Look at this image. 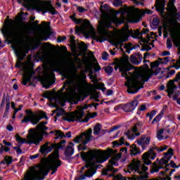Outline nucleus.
Here are the masks:
<instances>
[{
	"instance_id": "f257e3e1",
	"label": "nucleus",
	"mask_w": 180,
	"mask_h": 180,
	"mask_svg": "<svg viewBox=\"0 0 180 180\" xmlns=\"http://www.w3.org/2000/svg\"><path fill=\"white\" fill-rule=\"evenodd\" d=\"M117 153V150H113L112 148H108L106 150H90L88 152H82L80 153H77L74 157L71 158V160H75V158H79V155L82 160L85 162L89 161L90 160H99L100 158H103V160L100 162V164L102 162H105V161H108L112 155L116 154Z\"/></svg>"
},
{
	"instance_id": "f03ea898",
	"label": "nucleus",
	"mask_w": 180,
	"mask_h": 180,
	"mask_svg": "<svg viewBox=\"0 0 180 180\" xmlns=\"http://www.w3.org/2000/svg\"><path fill=\"white\" fill-rule=\"evenodd\" d=\"M31 2H34V11H37L38 13H42V15L51 13V15H57L58 11L53 6L51 1L46 0H17L18 4L22 5L24 8H29Z\"/></svg>"
},
{
	"instance_id": "7ed1b4c3",
	"label": "nucleus",
	"mask_w": 180,
	"mask_h": 180,
	"mask_svg": "<svg viewBox=\"0 0 180 180\" xmlns=\"http://www.w3.org/2000/svg\"><path fill=\"white\" fill-rule=\"evenodd\" d=\"M65 143H67V141L65 140L61 141L58 144L46 142L44 145L41 146L39 148V153H41L42 155H47V154L51 153L53 150H55V155L53 159L51 161V164H55L57 165L60 162L61 166L62 162L60 160L59 150H64V147H65Z\"/></svg>"
},
{
	"instance_id": "20e7f679",
	"label": "nucleus",
	"mask_w": 180,
	"mask_h": 180,
	"mask_svg": "<svg viewBox=\"0 0 180 180\" xmlns=\"http://www.w3.org/2000/svg\"><path fill=\"white\" fill-rule=\"evenodd\" d=\"M128 168L130 169L131 172H134V174H139V175H141L139 177V180H146L148 178V173H147L148 167L141 164L140 161L129 164Z\"/></svg>"
},
{
	"instance_id": "39448f33",
	"label": "nucleus",
	"mask_w": 180,
	"mask_h": 180,
	"mask_svg": "<svg viewBox=\"0 0 180 180\" xmlns=\"http://www.w3.org/2000/svg\"><path fill=\"white\" fill-rule=\"evenodd\" d=\"M113 165H115V167H117V163L115 162L114 160H109V165L107 166L106 169H104L101 173V175L109 176V178H115L117 180H127L126 177H124L122 175H115L119 169L115 168Z\"/></svg>"
},
{
	"instance_id": "423d86ee",
	"label": "nucleus",
	"mask_w": 180,
	"mask_h": 180,
	"mask_svg": "<svg viewBox=\"0 0 180 180\" xmlns=\"http://www.w3.org/2000/svg\"><path fill=\"white\" fill-rule=\"evenodd\" d=\"M26 115L27 116L24 117L23 120L21 121V123H32V124L36 125L43 117L39 116V115L33 112V111L30 110H25Z\"/></svg>"
},
{
	"instance_id": "0eeeda50",
	"label": "nucleus",
	"mask_w": 180,
	"mask_h": 180,
	"mask_svg": "<svg viewBox=\"0 0 180 180\" xmlns=\"http://www.w3.org/2000/svg\"><path fill=\"white\" fill-rule=\"evenodd\" d=\"M85 116V112L84 110H82L77 112H71L68 114L67 117H63V120L65 122H69L74 123V122H78L79 123H82V118Z\"/></svg>"
},
{
	"instance_id": "6e6552de",
	"label": "nucleus",
	"mask_w": 180,
	"mask_h": 180,
	"mask_svg": "<svg viewBox=\"0 0 180 180\" xmlns=\"http://www.w3.org/2000/svg\"><path fill=\"white\" fill-rule=\"evenodd\" d=\"M140 85V81L139 79H133L129 80L125 83V86L127 88V92L128 94H137L139 90L143 88L142 86H139Z\"/></svg>"
},
{
	"instance_id": "1a4fd4ad",
	"label": "nucleus",
	"mask_w": 180,
	"mask_h": 180,
	"mask_svg": "<svg viewBox=\"0 0 180 180\" xmlns=\"http://www.w3.org/2000/svg\"><path fill=\"white\" fill-rule=\"evenodd\" d=\"M16 141L18 143H20L21 144H25V143H27V144H34L35 146H39L40 144V141L43 140L41 138H39L36 135H32L30 136L29 141L26 142V139H23L20 136H17L15 138Z\"/></svg>"
},
{
	"instance_id": "9d476101",
	"label": "nucleus",
	"mask_w": 180,
	"mask_h": 180,
	"mask_svg": "<svg viewBox=\"0 0 180 180\" xmlns=\"http://www.w3.org/2000/svg\"><path fill=\"white\" fill-rule=\"evenodd\" d=\"M150 141H151V137L147 136L146 134H143L140 139L135 141V143H136L138 146H141L142 150H144L147 148V146L150 144Z\"/></svg>"
},
{
	"instance_id": "9b49d317",
	"label": "nucleus",
	"mask_w": 180,
	"mask_h": 180,
	"mask_svg": "<svg viewBox=\"0 0 180 180\" xmlns=\"http://www.w3.org/2000/svg\"><path fill=\"white\" fill-rule=\"evenodd\" d=\"M137 106H139V101L134 100L130 103L124 104L123 110L129 113V112H133Z\"/></svg>"
},
{
	"instance_id": "f8f14e48",
	"label": "nucleus",
	"mask_w": 180,
	"mask_h": 180,
	"mask_svg": "<svg viewBox=\"0 0 180 180\" xmlns=\"http://www.w3.org/2000/svg\"><path fill=\"white\" fill-rule=\"evenodd\" d=\"M12 34L15 39H18V40H23V39H25V36H26L25 30L20 27L15 28Z\"/></svg>"
},
{
	"instance_id": "ddd939ff",
	"label": "nucleus",
	"mask_w": 180,
	"mask_h": 180,
	"mask_svg": "<svg viewBox=\"0 0 180 180\" xmlns=\"http://www.w3.org/2000/svg\"><path fill=\"white\" fill-rule=\"evenodd\" d=\"M141 61H143V55L139 52L135 53L131 56L130 62L131 64H134V65H139V64L141 63Z\"/></svg>"
},
{
	"instance_id": "4468645a",
	"label": "nucleus",
	"mask_w": 180,
	"mask_h": 180,
	"mask_svg": "<svg viewBox=\"0 0 180 180\" xmlns=\"http://www.w3.org/2000/svg\"><path fill=\"white\" fill-rule=\"evenodd\" d=\"M166 2L167 1L165 0H159L155 5L156 11L160 13L162 15L165 13Z\"/></svg>"
},
{
	"instance_id": "2eb2a0df",
	"label": "nucleus",
	"mask_w": 180,
	"mask_h": 180,
	"mask_svg": "<svg viewBox=\"0 0 180 180\" xmlns=\"http://www.w3.org/2000/svg\"><path fill=\"white\" fill-rule=\"evenodd\" d=\"M82 136L84 138V141H82V143L83 146H86L94 139V136H92V129H89L86 133L82 134Z\"/></svg>"
},
{
	"instance_id": "dca6fc26",
	"label": "nucleus",
	"mask_w": 180,
	"mask_h": 180,
	"mask_svg": "<svg viewBox=\"0 0 180 180\" xmlns=\"http://www.w3.org/2000/svg\"><path fill=\"white\" fill-rule=\"evenodd\" d=\"M143 157L145 158V160H143V165H151L152 162L150 160H155L157 157V153H152L150 154L148 153H145L143 154Z\"/></svg>"
},
{
	"instance_id": "f3484780",
	"label": "nucleus",
	"mask_w": 180,
	"mask_h": 180,
	"mask_svg": "<svg viewBox=\"0 0 180 180\" xmlns=\"http://www.w3.org/2000/svg\"><path fill=\"white\" fill-rule=\"evenodd\" d=\"M95 174H96V170H93L92 172H91V170H88L85 172L84 174L76 176L75 180H84L86 179V178H92Z\"/></svg>"
},
{
	"instance_id": "a211bd4d",
	"label": "nucleus",
	"mask_w": 180,
	"mask_h": 180,
	"mask_svg": "<svg viewBox=\"0 0 180 180\" xmlns=\"http://www.w3.org/2000/svg\"><path fill=\"white\" fill-rule=\"evenodd\" d=\"M75 153V149L72 148V146H68L65 148L64 151V155L68 158V160H71V158L72 155H74V153Z\"/></svg>"
},
{
	"instance_id": "6ab92c4d",
	"label": "nucleus",
	"mask_w": 180,
	"mask_h": 180,
	"mask_svg": "<svg viewBox=\"0 0 180 180\" xmlns=\"http://www.w3.org/2000/svg\"><path fill=\"white\" fill-rule=\"evenodd\" d=\"M161 64V62L160 61H155L150 63V68L153 70V68H155V71L153 72L154 75H158L160 72H161V68H158L160 67V65Z\"/></svg>"
},
{
	"instance_id": "aec40b11",
	"label": "nucleus",
	"mask_w": 180,
	"mask_h": 180,
	"mask_svg": "<svg viewBox=\"0 0 180 180\" xmlns=\"http://www.w3.org/2000/svg\"><path fill=\"white\" fill-rule=\"evenodd\" d=\"M168 106L164 105L163 108L161 110L160 112L153 120L152 124H154L156 122V123H158L162 119V116H164V114L165 113V110H167Z\"/></svg>"
},
{
	"instance_id": "412c9836",
	"label": "nucleus",
	"mask_w": 180,
	"mask_h": 180,
	"mask_svg": "<svg viewBox=\"0 0 180 180\" xmlns=\"http://www.w3.org/2000/svg\"><path fill=\"white\" fill-rule=\"evenodd\" d=\"M32 77H33V75H32V74H30V75L24 77L22 79V85L26 86V85H27V82H30V84H28V86H32H32H36V84H34L33 82H32Z\"/></svg>"
},
{
	"instance_id": "4be33fe9",
	"label": "nucleus",
	"mask_w": 180,
	"mask_h": 180,
	"mask_svg": "<svg viewBox=\"0 0 180 180\" xmlns=\"http://www.w3.org/2000/svg\"><path fill=\"white\" fill-rule=\"evenodd\" d=\"M129 148L131 157H136V155L141 153V150H140V148L136 144H132Z\"/></svg>"
},
{
	"instance_id": "5701e85b",
	"label": "nucleus",
	"mask_w": 180,
	"mask_h": 180,
	"mask_svg": "<svg viewBox=\"0 0 180 180\" xmlns=\"http://www.w3.org/2000/svg\"><path fill=\"white\" fill-rule=\"evenodd\" d=\"M159 164V159H156V160L153 163L152 165V169L150 170V174H155V172H159L160 169H162V166H158L157 165Z\"/></svg>"
},
{
	"instance_id": "b1692460",
	"label": "nucleus",
	"mask_w": 180,
	"mask_h": 180,
	"mask_svg": "<svg viewBox=\"0 0 180 180\" xmlns=\"http://www.w3.org/2000/svg\"><path fill=\"white\" fill-rule=\"evenodd\" d=\"M59 167H61L60 162L57 165H55L53 163H50L49 169H51L52 171L51 173V175H54V174H56L58 170Z\"/></svg>"
},
{
	"instance_id": "393cba45",
	"label": "nucleus",
	"mask_w": 180,
	"mask_h": 180,
	"mask_svg": "<svg viewBox=\"0 0 180 180\" xmlns=\"http://www.w3.org/2000/svg\"><path fill=\"white\" fill-rule=\"evenodd\" d=\"M41 45V41L40 39H37L32 46L31 47V51H34L40 47Z\"/></svg>"
},
{
	"instance_id": "a878e982",
	"label": "nucleus",
	"mask_w": 180,
	"mask_h": 180,
	"mask_svg": "<svg viewBox=\"0 0 180 180\" xmlns=\"http://www.w3.org/2000/svg\"><path fill=\"white\" fill-rule=\"evenodd\" d=\"M2 33L5 39L4 43H8V44H9L11 43V40H9V31L8 30H4Z\"/></svg>"
},
{
	"instance_id": "bb28decb",
	"label": "nucleus",
	"mask_w": 180,
	"mask_h": 180,
	"mask_svg": "<svg viewBox=\"0 0 180 180\" xmlns=\"http://www.w3.org/2000/svg\"><path fill=\"white\" fill-rule=\"evenodd\" d=\"M131 69L127 67H123L120 68V72H121V74L123 77H127V72L130 71Z\"/></svg>"
},
{
	"instance_id": "cd10ccee",
	"label": "nucleus",
	"mask_w": 180,
	"mask_h": 180,
	"mask_svg": "<svg viewBox=\"0 0 180 180\" xmlns=\"http://www.w3.org/2000/svg\"><path fill=\"white\" fill-rule=\"evenodd\" d=\"M57 112L55 117L56 120H57V117H60V116H64L65 115V110L63 108H56Z\"/></svg>"
},
{
	"instance_id": "c85d7f7f",
	"label": "nucleus",
	"mask_w": 180,
	"mask_h": 180,
	"mask_svg": "<svg viewBox=\"0 0 180 180\" xmlns=\"http://www.w3.org/2000/svg\"><path fill=\"white\" fill-rule=\"evenodd\" d=\"M85 140V138L84 137V135L80 134L79 136H77L75 137V139L73 140V143H76L77 144H79V143H82Z\"/></svg>"
},
{
	"instance_id": "c756f323",
	"label": "nucleus",
	"mask_w": 180,
	"mask_h": 180,
	"mask_svg": "<svg viewBox=\"0 0 180 180\" xmlns=\"http://www.w3.org/2000/svg\"><path fill=\"white\" fill-rule=\"evenodd\" d=\"M102 125H101V124L97 123L94 127V133L95 134V136H98V134H99V133H101V127Z\"/></svg>"
},
{
	"instance_id": "7c9ffc66",
	"label": "nucleus",
	"mask_w": 180,
	"mask_h": 180,
	"mask_svg": "<svg viewBox=\"0 0 180 180\" xmlns=\"http://www.w3.org/2000/svg\"><path fill=\"white\" fill-rule=\"evenodd\" d=\"M38 172H39V174L37 176H39L40 174H43L44 176H47V175H49V172H50V169H44V167H40L39 171H38Z\"/></svg>"
},
{
	"instance_id": "2f4dec72",
	"label": "nucleus",
	"mask_w": 180,
	"mask_h": 180,
	"mask_svg": "<svg viewBox=\"0 0 180 180\" xmlns=\"http://www.w3.org/2000/svg\"><path fill=\"white\" fill-rule=\"evenodd\" d=\"M171 37L176 47H180V41L179 39H178V37H176V35L172 34Z\"/></svg>"
},
{
	"instance_id": "473e14b6",
	"label": "nucleus",
	"mask_w": 180,
	"mask_h": 180,
	"mask_svg": "<svg viewBox=\"0 0 180 180\" xmlns=\"http://www.w3.org/2000/svg\"><path fill=\"white\" fill-rule=\"evenodd\" d=\"M56 67H58V68L53 69L52 72H58L59 74H60V75H64V72L61 71V70L59 69L61 68V63H58L56 64Z\"/></svg>"
},
{
	"instance_id": "72a5a7b5",
	"label": "nucleus",
	"mask_w": 180,
	"mask_h": 180,
	"mask_svg": "<svg viewBox=\"0 0 180 180\" xmlns=\"http://www.w3.org/2000/svg\"><path fill=\"white\" fill-rule=\"evenodd\" d=\"M4 161L6 162V164L11 165V164L13 162V158L12 156L6 155L4 158Z\"/></svg>"
},
{
	"instance_id": "f704fd0d",
	"label": "nucleus",
	"mask_w": 180,
	"mask_h": 180,
	"mask_svg": "<svg viewBox=\"0 0 180 180\" xmlns=\"http://www.w3.org/2000/svg\"><path fill=\"white\" fill-rule=\"evenodd\" d=\"M129 41V37H126L124 38H122L117 40L116 46H120L123 44V43H126V41Z\"/></svg>"
},
{
	"instance_id": "c9c22d12",
	"label": "nucleus",
	"mask_w": 180,
	"mask_h": 180,
	"mask_svg": "<svg viewBox=\"0 0 180 180\" xmlns=\"http://www.w3.org/2000/svg\"><path fill=\"white\" fill-rule=\"evenodd\" d=\"M21 146L18 145L17 146H12L13 149L15 150L18 154V155H20L23 153V150L20 148Z\"/></svg>"
},
{
	"instance_id": "e433bc0d",
	"label": "nucleus",
	"mask_w": 180,
	"mask_h": 180,
	"mask_svg": "<svg viewBox=\"0 0 180 180\" xmlns=\"http://www.w3.org/2000/svg\"><path fill=\"white\" fill-rule=\"evenodd\" d=\"M91 34H95V32H94V28H92V30L84 32V36L86 39H89V36H91Z\"/></svg>"
},
{
	"instance_id": "4c0bfd02",
	"label": "nucleus",
	"mask_w": 180,
	"mask_h": 180,
	"mask_svg": "<svg viewBox=\"0 0 180 180\" xmlns=\"http://www.w3.org/2000/svg\"><path fill=\"white\" fill-rule=\"evenodd\" d=\"M163 158H167V157H169L170 155H174V149L169 148L167 153H165L163 154Z\"/></svg>"
},
{
	"instance_id": "58836bf2",
	"label": "nucleus",
	"mask_w": 180,
	"mask_h": 180,
	"mask_svg": "<svg viewBox=\"0 0 180 180\" xmlns=\"http://www.w3.org/2000/svg\"><path fill=\"white\" fill-rule=\"evenodd\" d=\"M156 113H157V111L153 110L150 112H148L146 115V116H147V117H149V120L151 121V120H153V118L154 117V116H155Z\"/></svg>"
},
{
	"instance_id": "ea45409f",
	"label": "nucleus",
	"mask_w": 180,
	"mask_h": 180,
	"mask_svg": "<svg viewBox=\"0 0 180 180\" xmlns=\"http://www.w3.org/2000/svg\"><path fill=\"white\" fill-rule=\"evenodd\" d=\"M15 54L16 56V57H18V58L19 59L20 61H23V60H25V56H22L21 55V52L18 51V50H15Z\"/></svg>"
},
{
	"instance_id": "a19ab883",
	"label": "nucleus",
	"mask_w": 180,
	"mask_h": 180,
	"mask_svg": "<svg viewBox=\"0 0 180 180\" xmlns=\"http://www.w3.org/2000/svg\"><path fill=\"white\" fill-rule=\"evenodd\" d=\"M112 22L114 25H120L123 24V20H122L120 18L116 17L115 18H114L112 20Z\"/></svg>"
},
{
	"instance_id": "79ce46f5",
	"label": "nucleus",
	"mask_w": 180,
	"mask_h": 180,
	"mask_svg": "<svg viewBox=\"0 0 180 180\" xmlns=\"http://www.w3.org/2000/svg\"><path fill=\"white\" fill-rule=\"evenodd\" d=\"M55 136H58L60 139H64L65 137V134L60 130H56Z\"/></svg>"
},
{
	"instance_id": "37998d69",
	"label": "nucleus",
	"mask_w": 180,
	"mask_h": 180,
	"mask_svg": "<svg viewBox=\"0 0 180 180\" xmlns=\"http://www.w3.org/2000/svg\"><path fill=\"white\" fill-rule=\"evenodd\" d=\"M113 148H116L117 147H120V146H123V143H119V141H114L112 142Z\"/></svg>"
},
{
	"instance_id": "c03bdc74",
	"label": "nucleus",
	"mask_w": 180,
	"mask_h": 180,
	"mask_svg": "<svg viewBox=\"0 0 180 180\" xmlns=\"http://www.w3.org/2000/svg\"><path fill=\"white\" fill-rule=\"evenodd\" d=\"M105 72L108 75H110V74L113 72V68L111 66H108L107 68H105Z\"/></svg>"
},
{
	"instance_id": "a18cd8bd",
	"label": "nucleus",
	"mask_w": 180,
	"mask_h": 180,
	"mask_svg": "<svg viewBox=\"0 0 180 180\" xmlns=\"http://www.w3.org/2000/svg\"><path fill=\"white\" fill-rule=\"evenodd\" d=\"M113 5L116 8H117L119 6H122V5H123V1H122V0H114Z\"/></svg>"
},
{
	"instance_id": "49530a36",
	"label": "nucleus",
	"mask_w": 180,
	"mask_h": 180,
	"mask_svg": "<svg viewBox=\"0 0 180 180\" xmlns=\"http://www.w3.org/2000/svg\"><path fill=\"white\" fill-rule=\"evenodd\" d=\"M136 36H134L133 38L134 39H141V37H143V32H140V30H138L137 32H135Z\"/></svg>"
},
{
	"instance_id": "de8ad7c7",
	"label": "nucleus",
	"mask_w": 180,
	"mask_h": 180,
	"mask_svg": "<svg viewBox=\"0 0 180 180\" xmlns=\"http://www.w3.org/2000/svg\"><path fill=\"white\" fill-rule=\"evenodd\" d=\"M89 77L90 79H95L96 78H97L96 75H95L94 76V70H89Z\"/></svg>"
},
{
	"instance_id": "09e8293b",
	"label": "nucleus",
	"mask_w": 180,
	"mask_h": 180,
	"mask_svg": "<svg viewBox=\"0 0 180 180\" xmlns=\"http://www.w3.org/2000/svg\"><path fill=\"white\" fill-rule=\"evenodd\" d=\"M169 165H170V167H171L172 168H179V166L176 165V164H175V162H174V160H170L169 164H167V167H169Z\"/></svg>"
},
{
	"instance_id": "8fccbe9b",
	"label": "nucleus",
	"mask_w": 180,
	"mask_h": 180,
	"mask_svg": "<svg viewBox=\"0 0 180 180\" xmlns=\"http://www.w3.org/2000/svg\"><path fill=\"white\" fill-rule=\"evenodd\" d=\"M9 109H11V105L6 104V110L4 111L3 117H5L7 115L9 114Z\"/></svg>"
},
{
	"instance_id": "3c124183",
	"label": "nucleus",
	"mask_w": 180,
	"mask_h": 180,
	"mask_svg": "<svg viewBox=\"0 0 180 180\" xmlns=\"http://www.w3.org/2000/svg\"><path fill=\"white\" fill-rule=\"evenodd\" d=\"M89 68H94V72H98V71H101V65H99V63H97L96 68H94L92 65H89Z\"/></svg>"
},
{
	"instance_id": "603ef678",
	"label": "nucleus",
	"mask_w": 180,
	"mask_h": 180,
	"mask_svg": "<svg viewBox=\"0 0 180 180\" xmlns=\"http://www.w3.org/2000/svg\"><path fill=\"white\" fill-rule=\"evenodd\" d=\"M65 40H67V37H65V36H63V37L59 36V37H58L57 42L58 43H63V41H65Z\"/></svg>"
},
{
	"instance_id": "864d4df0",
	"label": "nucleus",
	"mask_w": 180,
	"mask_h": 180,
	"mask_svg": "<svg viewBox=\"0 0 180 180\" xmlns=\"http://www.w3.org/2000/svg\"><path fill=\"white\" fill-rule=\"evenodd\" d=\"M167 165L168 163H167V160L165 158H162L160 160H159V165Z\"/></svg>"
},
{
	"instance_id": "5fc2aeb1",
	"label": "nucleus",
	"mask_w": 180,
	"mask_h": 180,
	"mask_svg": "<svg viewBox=\"0 0 180 180\" xmlns=\"http://www.w3.org/2000/svg\"><path fill=\"white\" fill-rule=\"evenodd\" d=\"M166 44H167V49H172V41H171V39L169 38H167Z\"/></svg>"
},
{
	"instance_id": "6e6d98bb",
	"label": "nucleus",
	"mask_w": 180,
	"mask_h": 180,
	"mask_svg": "<svg viewBox=\"0 0 180 180\" xmlns=\"http://www.w3.org/2000/svg\"><path fill=\"white\" fill-rule=\"evenodd\" d=\"M175 82H176L175 79L173 80H169L168 84V89H169V88H172L175 85Z\"/></svg>"
},
{
	"instance_id": "4d7b16f0",
	"label": "nucleus",
	"mask_w": 180,
	"mask_h": 180,
	"mask_svg": "<svg viewBox=\"0 0 180 180\" xmlns=\"http://www.w3.org/2000/svg\"><path fill=\"white\" fill-rule=\"evenodd\" d=\"M108 57H109V53H108V52L105 51L102 53V60L104 61L108 60Z\"/></svg>"
},
{
	"instance_id": "13d9d810",
	"label": "nucleus",
	"mask_w": 180,
	"mask_h": 180,
	"mask_svg": "<svg viewBox=\"0 0 180 180\" xmlns=\"http://www.w3.org/2000/svg\"><path fill=\"white\" fill-rule=\"evenodd\" d=\"M85 72H88V70H84V72L81 75L82 81H83V82H85L86 80V75Z\"/></svg>"
},
{
	"instance_id": "bf43d9fd",
	"label": "nucleus",
	"mask_w": 180,
	"mask_h": 180,
	"mask_svg": "<svg viewBox=\"0 0 180 180\" xmlns=\"http://www.w3.org/2000/svg\"><path fill=\"white\" fill-rule=\"evenodd\" d=\"M84 30H82L80 27L76 26L75 27V33L76 34H79V33H82Z\"/></svg>"
},
{
	"instance_id": "052dcab7",
	"label": "nucleus",
	"mask_w": 180,
	"mask_h": 180,
	"mask_svg": "<svg viewBox=\"0 0 180 180\" xmlns=\"http://www.w3.org/2000/svg\"><path fill=\"white\" fill-rule=\"evenodd\" d=\"M83 25L84 27H89V26H91V22L88 20H84L83 21Z\"/></svg>"
},
{
	"instance_id": "680f3d73",
	"label": "nucleus",
	"mask_w": 180,
	"mask_h": 180,
	"mask_svg": "<svg viewBox=\"0 0 180 180\" xmlns=\"http://www.w3.org/2000/svg\"><path fill=\"white\" fill-rule=\"evenodd\" d=\"M89 161L86 162V165L83 167H84V168H94V167H95V165L92 164V163H89Z\"/></svg>"
},
{
	"instance_id": "e2e57ef3",
	"label": "nucleus",
	"mask_w": 180,
	"mask_h": 180,
	"mask_svg": "<svg viewBox=\"0 0 180 180\" xmlns=\"http://www.w3.org/2000/svg\"><path fill=\"white\" fill-rule=\"evenodd\" d=\"M169 56L165 57L163 58V61L160 62V64H168V63L169 62Z\"/></svg>"
},
{
	"instance_id": "0e129e2a",
	"label": "nucleus",
	"mask_w": 180,
	"mask_h": 180,
	"mask_svg": "<svg viewBox=\"0 0 180 180\" xmlns=\"http://www.w3.org/2000/svg\"><path fill=\"white\" fill-rule=\"evenodd\" d=\"M77 11L79 13H84V12H86L88 10L84 8L82 6L77 7Z\"/></svg>"
},
{
	"instance_id": "69168bd1",
	"label": "nucleus",
	"mask_w": 180,
	"mask_h": 180,
	"mask_svg": "<svg viewBox=\"0 0 180 180\" xmlns=\"http://www.w3.org/2000/svg\"><path fill=\"white\" fill-rule=\"evenodd\" d=\"M35 58H38V60H43V56H41V51H39L35 54Z\"/></svg>"
},
{
	"instance_id": "338daca9",
	"label": "nucleus",
	"mask_w": 180,
	"mask_h": 180,
	"mask_svg": "<svg viewBox=\"0 0 180 180\" xmlns=\"http://www.w3.org/2000/svg\"><path fill=\"white\" fill-rule=\"evenodd\" d=\"M152 48L151 46L146 45L145 47H143L141 51H150V50H151Z\"/></svg>"
},
{
	"instance_id": "774afa93",
	"label": "nucleus",
	"mask_w": 180,
	"mask_h": 180,
	"mask_svg": "<svg viewBox=\"0 0 180 180\" xmlns=\"http://www.w3.org/2000/svg\"><path fill=\"white\" fill-rule=\"evenodd\" d=\"M135 126L139 127V129H141V127L144 126V122L142 121H137V122L135 124Z\"/></svg>"
}]
</instances>
